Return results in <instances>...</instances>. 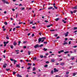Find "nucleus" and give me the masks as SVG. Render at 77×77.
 Segmentation results:
<instances>
[{"mask_svg": "<svg viewBox=\"0 0 77 77\" xmlns=\"http://www.w3.org/2000/svg\"><path fill=\"white\" fill-rule=\"evenodd\" d=\"M69 73V72L68 71L66 72V74H68Z\"/></svg>", "mask_w": 77, "mask_h": 77, "instance_id": "3c124183", "label": "nucleus"}, {"mask_svg": "<svg viewBox=\"0 0 77 77\" xmlns=\"http://www.w3.org/2000/svg\"><path fill=\"white\" fill-rule=\"evenodd\" d=\"M44 44H47V42H44Z\"/></svg>", "mask_w": 77, "mask_h": 77, "instance_id": "6e6d98bb", "label": "nucleus"}, {"mask_svg": "<svg viewBox=\"0 0 77 77\" xmlns=\"http://www.w3.org/2000/svg\"><path fill=\"white\" fill-rule=\"evenodd\" d=\"M31 53V52L30 51H28V54L29 55H30V53Z\"/></svg>", "mask_w": 77, "mask_h": 77, "instance_id": "393cba45", "label": "nucleus"}, {"mask_svg": "<svg viewBox=\"0 0 77 77\" xmlns=\"http://www.w3.org/2000/svg\"><path fill=\"white\" fill-rule=\"evenodd\" d=\"M77 6H76L75 7L72 8V9H77Z\"/></svg>", "mask_w": 77, "mask_h": 77, "instance_id": "9d476101", "label": "nucleus"}, {"mask_svg": "<svg viewBox=\"0 0 77 77\" xmlns=\"http://www.w3.org/2000/svg\"><path fill=\"white\" fill-rule=\"evenodd\" d=\"M54 8L55 9H57V8L56 6V5L55 6H54Z\"/></svg>", "mask_w": 77, "mask_h": 77, "instance_id": "72a5a7b5", "label": "nucleus"}, {"mask_svg": "<svg viewBox=\"0 0 77 77\" xmlns=\"http://www.w3.org/2000/svg\"><path fill=\"white\" fill-rule=\"evenodd\" d=\"M4 47H6V43L4 42Z\"/></svg>", "mask_w": 77, "mask_h": 77, "instance_id": "a878e982", "label": "nucleus"}, {"mask_svg": "<svg viewBox=\"0 0 77 77\" xmlns=\"http://www.w3.org/2000/svg\"><path fill=\"white\" fill-rule=\"evenodd\" d=\"M28 65L29 66H31V65H32V64L28 63Z\"/></svg>", "mask_w": 77, "mask_h": 77, "instance_id": "5701e85b", "label": "nucleus"}, {"mask_svg": "<svg viewBox=\"0 0 77 77\" xmlns=\"http://www.w3.org/2000/svg\"><path fill=\"white\" fill-rule=\"evenodd\" d=\"M43 50H44L45 51H46L47 50V49L46 48H44L43 49Z\"/></svg>", "mask_w": 77, "mask_h": 77, "instance_id": "f8f14e48", "label": "nucleus"}, {"mask_svg": "<svg viewBox=\"0 0 77 77\" xmlns=\"http://www.w3.org/2000/svg\"><path fill=\"white\" fill-rule=\"evenodd\" d=\"M6 39H9V37L8 36L6 37Z\"/></svg>", "mask_w": 77, "mask_h": 77, "instance_id": "79ce46f5", "label": "nucleus"}, {"mask_svg": "<svg viewBox=\"0 0 77 77\" xmlns=\"http://www.w3.org/2000/svg\"><path fill=\"white\" fill-rule=\"evenodd\" d=\"M16 66H17V67H18V68H20V65L18 64H17V65Z\"/></svg>", "mask_w": 77, "mask_h": 77, "instance_id": "6ab92c4d", "label": "nucleus"}, {"mask_svg": "<svg viewBox=\"0 0 77 77\" xmlns=\"http://www.w3.org/2000/svg\"><path fill=\"white\" fill-rule=\"evenodd\" d=\"M51 62H54V59H52L51 60Z\"/></svg>", "mask_w": 77, "mask_h": 77, "instance_id": "4be33fe9", "label": "nucleus"}, {"mask_svg": "<svg viewBox=\"0 0 77 77\" xmlns=\"http://www.w3.org/2000/svg\"><path fill=\"white\" fill-rule=\"evenodd\" d=\"M33 21H32V22H30L29 24H33Z\"/></svg>", "mask_w": 77, "mask_h": 77, "instance_id": "e2e57ef3", "label": "nucleus"}, {"mask_svg": "<svg viewBox=\"0 0 77 77\" xmlns=\"http://www.w3.org/2000/svg\"><path fill=\"white\" fill-rule=\"evenodd\" d=\"M59 20V18H57L56 19H55V20L56 21H57Z\"/></svg>", "mask_w": 77, "mask_h": 77, "instance_id": "4468645a", "label": "nucleus"}, {"mask_svg": "<svg viewBox=\"0 0 77 77\" xmlns=\"http://www.w3.org/2000/svg\"><path fill=\"white\" fill-rule=\"evenodd\" d=\"M32 29H35L36 28V27L35 26H33V27H32Z\"/></svg>", "mask_w": 77, "mask_h": 77, "instance_id": "603ef678", "label": "nucleus"}, {"mask_svg": "<svg viewBox=\"0 0 77 77\" xmlns=\"http://www.w3.org/2000/svg\"><path fill=\"white\" fill-rule=\"evenodd\" d=\"M54 36H55V37H57V34H55L54 35Z\"/></svg>", "mask_w": 77, "mask_h": 77, "instance_id": "a19ab883", "label": "nucleus"}, {"mask_svg": "<svg viewBox=\"0 0 77 77\" xmlns=\"http://www.w3.org/2000/svg\"><path fill=\"white\" fill-rule=\"evenodd\" d=\"M5 3L6 4H9V2H8L5 1Z\"/></svg>", "mask_w": 77, "mask_h": 77, "instance_id": "49530a36", "label": "nucleus"}, {"mask_svg": "<svg viewBox=\"0 0 77 77\" xmlns=\"http://www.w3.org/2000/svg\"><path fill=\"white\" fill-rule=\"evenodd\" d=\"M53 7L49 8H48V9H53Z\"/></svg>", "mask_w": 77, "mask_h": 77, "instance_id": "bb28decb", "label": "nucleus"}, {"mask_svg": "<svg viewBox=\"0 0 77 77\" xmlns=\"http://www.w3.org/2000/svg\"><path fill=\"white\" fill-rule=\"evenodd\" d=\"M42 38V39H46V37H43L42 38Z\"/></svg>", "mask_w": 77, "mask_h": 77, "instance_id": "a211bd4d", "label": "nucleus"}, {"mask_svg": "<svg viewBox=\"0 0 77 77\" xmlns=\"http://www.w3.org/2000/svg\"><path fill=\"white\" fill-rule=\"evenodd\" d=\"M36 70V68L35 67H33V68L32 71H35Z\"/></svg>", "mask_w": 77, "mask_h": 77, "instance_id": "412c9836", "label": "nucleus"}, {"mask_svg": "<svg viewBox=\"0 0 77 77\" xmlns=\"http://www.w3.org/2000/svg\"><path fill=\"white\" fill-rule=\"evenodd\" d=\"M37 58L36 57H35L33 58V60H36Z\"/></svg>", "mask_w": 77, "mask_h": 77, "instance_id": "c03bdc74", "label": "nucleus"}, {"mask_svg": "<svg viewBox=\"0 0 77 77\" xmlns=\"http://www.w3.org/2000/svg\"><path fill=\"white\" fill-rule=\"evenodd\" d=\"M16 28H17V29H18L19 28H20V26H17L16 27Z\"/></svg>", "mask_w": 77, "mask_h": 77, "instance_id": "473e14b6", "label": "nucleus"}, {"mask_svg": "<svg viewBox=\"0 0 77 77\" xmlns=\"http://www.w3.org/2000/svg\"><path fill=\"white\" fill-rule=\"evenodd\" d=\"M77 47V46H74L73 47L74 48H76Z\"/></svg>", "mask_w": 77, "mask_h": 77, "instance_id": "338daca9", "label": "nucleus"}, {"mask_svg": "<svg viewBox=\"0 0 77 77\" xmlns=\"http://www.w3.org/2000/svg\"><path fill=\"white\" fill-rule=\"evenodd\" d=\"M69 53V51H66L64 52V53H65V54H67V53Z\"/></svg>", "mask_w": 77, "mask_h": 77, "instance_id": "dca6fc26", "label": "nucleus"}, {"mask_svg": "<svg viewBox=\"0 0 77 77\" xmlns=\"http://www.w3.org/2000/svg\"><path fill=\"white\" fill-rule=\"evenodd\" d=\"M47 66H48V65L47 64L45 65L44 66V67H47Z\"/></svg>", "mask_w": 77, "mask_h": 77, "instance_id": "4c0bfd02", "label": "nucleus"}, {"mask_svg": "<svg viewBox=\"0 0 77 77\" xmlns=\"http://www.w3.org/2000/svg\"><path fill=\"white\" fill-rule=\"evenodd\" d=\"M60 51H61V53H62V52H64V51L63 50H62Z\"/></svg>", "mask_w": 77, "mask_h": 77, "instance_id": "864d4df0", "label": "nucleus"}, {"mask_svg": "<svg viewBox=\"0 0 77 77\" xmlns=\"http://www.w3.org/2000/svg\"><path fill=\"white\" fill-rule=\"evenodd\" d=\"M7 65V64H5L4 65H3V68H6V67Z\"/></svg>", "mask_w": 77, "mask_h": 77, "instance_id": "0eeeda50", "label": "nucleus"}, {"mask_svg": "<svg viewBox=\"0 0 77 77\" xmlns=\"http://www.w3.org/2000/svg\"><path fill=\"white\" fill-rule=\"evenodd\" d=\"M66 44H68V43L67 42H65L64 43H63V45H65Z\"/></svg>", "mask_w": 77, "mask_h": 77, "instance_id": "b1692460", "label": "nucleus"}, {"mask_svg": "<svg viewBox=\"0 0 77 77\" xmlns=\"http://www.w3.org/2000/svg\"><path fill=\"white\" fill-rule=\"evenodd\" d=\"M35 36V35L34 34H32V37H33V36Z\"/></svg>", "mask_w": 77, "mask_h": 77, "instance_id": "5fc2aeb1", "label": "nucleus"}, {"mask_svg": "<svg viewBox=\"0 0 77 77\" xmlns=\"http://www.w3.org/2000/svg\"><path fill=\"white\" fill-rule=\"evenodd\" d=\"M17 77H22V76L21 75H20L19 74H17Z\"/></svg>", "mask_w": 77, "mask_h": 77, "instance_id": "6e6552de", "label": "nucleus"}, {"mask_svg": "<svg viewBox=\"0 0 77 77\" xmlns=\"http://www.w3.org/2000/svg\"><path fill=\"white\" fill-rule=\"evenodd\" d=\"M75 59L74 57H73V58H71V60H73V59Z\"/></svg>", "mask_w": 77, "mask_h": 77, "instance_id": "8fccbe9b", "label": "nucleus"}, {"mask_svg": "<svg viewBox=\"0 0 77 77\" xmlns=\"http://www.w3.org/2000/svg\"><path fill=\"white\" fill-rule=\"evenodd\" d=\"M40 57L41 58H43V57H44V56H43V55H40Z\"/></svg>", "mask_w": 77, "mask_h": 77, "instance_id": "2f4dec72", "label": "nucleus"}, {"mask_svg": "<svg viewBox=\"0 0 77 77\" xmlns=\"http://www.w3.org/2000/svg\"><path fill=\"white\" fill-rule=\"evenodd\" d=\"M49 63V61H47L46 62V63Z\"/></svg>", "mask_w": 77, "mask_h": 77, "instance_id": "bf43d9fd", "label": "nucleus"}, {"mask_svg": "<svg viewBox=\"0 0 77 77\" xmlns=\"http://www.w3.org/2000/svg\"><path fill=\"white\" fill-rule=\"evenodd\" d=\"M12 28H11V29L9 30V32H11V31H12Z\"/></svg>", "mask_w": 77, "mask_h": 77, "instance_id": "13d9d810", "label": "nucleus"}, {"mask_svg": "<svg viewBox=\"0 0 77 77\" xmlns=\"http://www.w3.org/2000/svg\"><path fill=\"white\" fill-rule=\"evenodd\" d=\"M75 75H76V74H75V73H73V76H75Z\"/></svg>", "mask_w": 77, "mask_h": 77, "instance_id": "09e8293b", "label": "nucleus"}, {"mask_svg": "<svg viewBox=\"0 0 77 77\" xmlns=\"http://www.w3.org/2000/svg\"><path fill=\"white\" fill-rule=\"evenodd\" d=\"M34 47L35 48H37L39 47V45L38 44H37L34 46Z\"/></svg>", "mask_w": 77, "mask_h": 77, "instance_id": "f03ea898", "label": "nucleus"}, {"mask_svg": "<svg viewBox=\"0 0 77 77\" xmlns=\"http://www.w3.org/2000/svg\"><path fill=\"white\" fill-rule=\"evenodd\" d=\"M10 60H11V61H14V60L13 59H10Z\"/></svg>", "mask_w": 77, "mask_h": 77, "instance_id": "052dcab7", "label": "nucleus"}, {"mask_svg": "<svg viewBox=\"0 0 77 77\" xmlns=\"http://www.w3.org/2000/svg\"><path fill=\"white\" fill-rule=\"evenodd\" d=\"M74 30H76V29H77V27H75L74 28Z\"/></svg>", "mask_w": 77, "mask_h": 77, "instance_id": "de8ad7c7", "label": "nucleus"}, {"mask_svg": "<svg viewBox=\"0 0 77 77\" xmlns=\"http://www.w3.org/2000/svg\"><path fill=\"white\" fill-rule=\"evenodd\" d=\"M13 46L12 45H11L10 46V48H12V49H13Z\"/></svg>", "mask_w": 77, "mask_h": 77, "instance_id": "c9c22d12", "label": "nucleus"}, {"mask_svg": "<svg viewBox=\"0 0 77 77\" xmlns=\"http://www.w3.org/2000/svg\"><path fill=\"white\" fill-rule=\"evenodd\" d=\"M51 74H53V71L52 70L51 71Z\"/></svg>", "mask_w": 77, "mask_h": 77, "instance_id": "69168bd1", "label": "nucleus"}, {"mask_svg": "<svg viewBox=\"0 0 77 77\" xmlns=\"http://www.w3.org/2000/svg\"><path fill=\"white\" fill-rule=\"evenodd\" d=\"M50 31H51V32H54V31H55V30H54V29H51L50 30Z\"/></svg>", "mask_w": 77, "mask_h": 77, "instance_id": "e433bc0d", "label": "nucleus"}, {"mask_svg": "<svg viewBox=\"0 0 77 77\" xmlns=\"http://www.w3.org/2000/svg\"><path fill=\"white\" fill-rule=\"evenodd\" d=\"M54 72H59V70L58 69H56V68H54Z\"/></svg>", "mask_w": 77, "mask_h": 77, "instance_id": "f257e3e1", "label": "nucleus"}, {"mask_svg": "<svg viewBox=\"0 0 77 77\" xmlns=\"http://www.w3.org/2000/svg\"><path fill=\"white\" fill-rule=\"evenodd\" d=\"M45 23H48V22L47 21V20H45Z\"/></svg>", "mask_w": 77, "mask_h": 77, "instance_id": "4d7b16f0", "label": "nucleus"}, {"mask_svg": "<svg viewBox=\"0 0 77 77\" xmlns=\"http://www.w3.org/2000/svg\"><path fill=\"white\" fill-rule=\"evenodd\" d=\"M18 45H20V43H21V41H19L18 42Z\"/></svg>", "mask_w": 77, "mask_h": 77, "instance_id": "f704fd0d", "label": "nucleus"}, {"mask_svg": "<svg viewBox=\"0 0 77 77\" xmlns=\"http://www.w3.org/2000/svg\"><path fill=\"white\" fill-rule=\"evenodd\" d=\"M65 63H62L60 64V65H62V66H63V65H65Z\"/></svg>", "mask_w": 77, "mask_h": 77, "instance_id": "39448f33", "label": "nucleus"}, {"mask_svg": "<svg viewBox=\"0 0 77 77\" xmlns=\"http://www.w3.org/2000/svg\"><path fill=\"white\" fill-rule=\"evenodd\" d=\"M62 22H63L64 23H66V21H65V20H62Z\"/></svg>", "mask_w": 77, "mask_h": 77, "instance_id": "ddd939ff", "label": "nucleus"}, {"mask_svg": "<svg viewBox=\"0 0 77 77\" xmlns=\"http://www.w3.org/2000/svg\"><path fill=\"white\" fill-rule=\"evenodd\" d=\"M44 45L43 44H41L39 46V47H43V46Z\"/></svg>", "mask_w": 77, "mask_h": 77, "instance_id": "aec40b11", "label": "nucleus"}, {"mask_svg": "<svg viewBox=\"0 0 77 77\" xmlns=\"http://www.w3.org/2000/svg\"><path fill=\"white\" fill-rule=\"evenodd\" d=\"M70 12H71V14H73V12H72V11H70Z\"/></svg>", "mask_w": 77, "mask_h": 77, "instance_id": "58836bf2", "label": "nucleus"}, {"mask_svg": "<svg viewBox=\"0 0 77 77\" xmlns=\"http://www.w3.org/2000/svg\"><path fill=\"white\" fill-rule=\"evenodd\" d=\"M69 32H66L65 34V37H66L68 35Z\"/></svg>", "mask_w": 77, "mask_h": 77, "instance_id": "20e7f679", "label": "nucleus"}, {"mask_svg": "<svg viewBox=\"0 0 77 77\" xmlns=\"http://www.w3.org/2000/svg\"><path fill=\"white\" fill-rule=\"evenodd\" d=\"M59 65V63H57L56 64V65Z\"/></svg>", "mask_w": 77, "mask_h": 77, "instance_id": "0e129e2a", "label": "nucleus"}, {"mask_svg": "<svg viewBox=\"0 0 77 77\" xmlns=\"http://www.w3.org/2000/svg\"><path fill=\"white\" fill-rule=\"evenodd\" d=\"M13 72V75H15V74H16V72Z\"/></svg>", "mask_w": 77, "mask_h": 77, "instance_id": "cd10ccee", "label": "nucleus"}, {"mask_svg": "<svg viewBox=\"0 0 77 77\" xmlns=\"http://www.w3.org/2000/svg\"><path fill=\"white\" fill-rule=\"evenodd\" d=\"M76 12H77V10H75L74 11H73V13L74 14H75V13H76Z\"/></svg>", "mask_w": 77, "mask_h": 77, "instance_id": "2eb2a0df", "label": "nucleus"}, {"mask_svg": "<svg viewBox=\"0 0 77 77\" xmlns=\"http://www.w3.org/2000/svg\"><path fill=\"white\" fill-rule=\"evenodd\" d=\"M6 70L7 71H9L10 70V69H6Z\"/></svg>", "mask_w": 77, "mask_h": 77, "instance_id": "7c9ffc66", "label": "nucleus"}, {"mask_svg": "<svg viewBox=\"0 0 77 77\" xmlns=\"http://www.w3.org/2000/svg\"><path fill=\"white\" fill-rule=\"evenodd\" d=\"M5 42L6 44H8V43L9 42L8 41H7V42Z\"/></svg>", "mask_w": 77, "mask_h": 77, "instance_id": "37998d69", "label": "nucleus"}, {"mask_svg": "<svg viewBox=\"0 0 77 77\" xmlns=\"http://www.w3.org/2000/svg\"><path fill=\"white\" fill-rule=\"evenodd\" d=\"M47 27H50V25L47 26Z\"/></svg>", "mask_w": 77, "mask_h": 77, "instance_id": "774afa93", "label": "nucleus"}, {"mask_svg": "<svg viewBox=\"0 0 77 77\" xmlns=\"http://www.w3.org/2000/svg\"><path fill=\"white\" fill-rule=\"evenodd\" d=\"M38 43H39L41 41H42V38H39V39H38Z\"/></svg>", "mask_w": 77, "mask_h": 77, "instance_id": "7ed1b4c3", "label": "nucleus"}, {"mask_svg": "<svg viewBox=\"0 0 77 77\" xmlns=\"http://www.w3.org/2000/svg\"><path fill=\"white\" fill-rule=\"evenodd\" d=\"M17 43L16 42H14V46H16V45H17Z\"/></svg>", "mask_w": 77, "mask_h": 77, "instance_id": "423d86ee", "label": "nucleus"}, {"mask_svg": "<svg viewBox=\"0 0 77 77\" xmlns=\"http://www.w3.org/2000/svg\"><path fill=\"white\" fill-rule=\"evenodd\" d=\"M26 48L27 47H26V46H23V48H24L25 49H26Z\"/></svg>", "mask_w": 77, "mask_h": 77, "instance_id": "a18cd8bd", "label": "nucleus"}, {"mask_svg": "<svg viewBox=\"0 0 77 77\" xmlns=\"http://www.w3.org/2000/svg\"><path fill=\"white\" fill-rule=\"evenodd\" d=\"M16 52H17L16 54H19V52H18V51H19V50H15Z\"/></svg>", "mask_w": 77, "mask_h": 77, "instance_id": "1a4fd4ad", "label": "nucleus"}, {"mask_svg": "<svg viewBox=\"0 0 77 77\" xmlns=\"http://www.w3.org/2000/svg\"><path fill=\"white\" fill-rule=\"evenodd\" d=\"M31 67L30 66H29L28 67V68H27V69H30Z\"/></svg>", "mask_w": 77, "mask_h": 77, "instance_id": "ea45409f", "label": "nucleus"}, {"mask_svg": "<svg viewBox=\"0 0 77 77\" xmlns=\"http://www.w3.org/2000/svg\"><path fill=\"white\" fill-rule=\"evenodd\" d=\"M69 45L71 44V41H70L69 42Z\"/></svg>", "mask_w": 77, "mask_h": 77, "instance_id": "680f3d73", "label": "nucleus"}, {"mask_svg": "<svg viewBox=\"0 0 77 77\" xmlns=\"http://www.w3.org/2000/svg\"><path fill=\"white\" fill-rule=\"evenodd\" d=\"M4 24H5V25H7L8 24V23L7 22H5L4 23Z\"/></svg>", "mask_w": 77, "mask_h": 77, "instance_id": "c85d7f7f", "label": "nucleus"}, {"mask_svg": "<svg viewBox=\"0 0 77 77\" xmlns=\"http://www.w3.org/2000/svg\"><path fill=\"white\" fill-rule=\"evenodd\" d=\"M14 65H15V63H16V62H17V60H14Z\"/></svg>", "mask_w": 77, "mask_h": 77, "instance_id": "9b49d317", "label": "nucleus"}, {"mask_svg": "<svg viewBox=\"0 0 77 77\" xmlns=\"http://www.w3.org/2000/svg\"><path fill=\"white\" fill-rule=\"evenodd\" d=\"M2 0L4 3H6V0Z\"/></svg>", "mask_w": 77, "mask_h": 77, "instance_id": "f3484780", "label": "nucleus"}, {"mask_svg": "<svg viewBox=\"0 0 77 77\" xmlns=\"http://www.w3.org/2000/svg\"><path fill=\"white\" fill-rule=\"evenodd\" d=\"M27 42L24 41L23 42V44H26V43H27Z\"/></svg>", "mask_w": 77, "mask_h": 77, "instance_id": "c756f323", "label": "nucleus"}]
</instances>
